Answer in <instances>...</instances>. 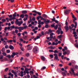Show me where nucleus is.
Instances as JSON below:
<instances>
[{
  "label": "nucleus",
  "mask_w": 78,
  "mask_h": 78,
  "mask_svg": "<svg viewBox=\"0 0 78 78\" xmlns=\"http://www.w3.org/2000/svg\"><path fill=\"white\" fill-rule=\"evenodd\" d=\"M54 53H58V51H57L56 50H55L54 51Z\"/></svg>",
  "instance_id": "obj_30"
},
{
  "label": "nucleus",
  "mask_w": 78,
  "mask_h": 78,
  "mask_svg": "<svg viewBox=\"0 0 78 78\" xmlns=\"http://www.w3.org/2000/svg\"><path fill=\"white\" fill-rule=\"evenodd\" d=\"M3 59V56L1 55L0 56V59Z\"/></svg>",
  "instance_id": "obj_28"
},
{
  "label": "nucleus",
  "mask_w": 78,
  "mask_h": 78,
  "mask_svg": "<svg viewBox=\"0 0 78 78\" xmlns=\"http://www.w3.org/2000/svg\"><path fill=\"white\" fill-rule=\"evenodd\" d=\"M27 47L28 50L30 51L31 50L32 48H33V46L31 45V44H28L27 46Z\"/></svg>",
  "instance_id": "obj_1"
},
{
  "label": "nucleus",
  "mask_w": 78,
  "mask_h": 78,
  "mask_svg": "<svg viewBox=\"0 0 78 78\" xmlns=\"http://www.w3.org/2000/svg\"><path fill=\"white\" fill-rule=\"evenodd\" d=\"M77 34V33H76V32L75 31H74L73 32V34L75 35V34Z\"/></svg>",
  "instance_id": "obj_58"
},
{
  "label": "nucleus",
  "mask_w": 78,
  "mask_h": 78,
  "mask_svg": "<svg viewBox=\"0 0 78 78\" xmlns=\"http://www.w3.org/2000/svg\"><path fill=\"white\" fill-rule=\"evenodd\" d=\"M58 37H59V39H61V38L62 37V35H60L59 36H58Z\"/></svg>",
  "instance_id": "obj_34"
},
{
  "label": "nucleus",
  "mask_w": 78,
  "mask_h": 78,
  "mask_svg": "<svg viewBox=\"0 0 78 78\" xmlns=\"http://www.w3.org/2000/svg\"><path fill=\"white\" fill-rule=\"evenodd\" d=\"M2 22H5L6 20L5 19H3L2 20Z\"/></svg>",
  "instance_id": "obj_40"
},
{
  "label": "nucleus",
  "mask_w": 78,
  "mask_h": 78,
  "mask_svg": "<svg viewBox=\"0 0 78 78\" xmlns=\"http://www.w3.org/2000/svg\"><path fill=\"white\" fill-rule=\"evenodd\" d=\"M58 30H59V31H61L62 29L60 27H59L58 28Z\"/></svg>",
  "instance_id": "obj_56"
},
{
  "label": "nucleus",
  "mask_w": 78,
  "mask_h": 78,
  "mask_svg": "<svg viewBox=\"0 0 78 78\" xmlns=\"http://www.w3.org/2000/svg\"><path fill=\"white\" fill-rule=\"evenodd\" d=\"M2 55H3L4 56H6V53L4 52H3L2 53Z\"/></svg>",
  "instance_id": "obj_36"
},
{
  "label": "nucleus",
  "mask_w": 78,
  "mask_h": 78,
  "mask_svg": "<svg viewBox=\"0 0 78 78\" xmlns=\"http://www.w3.org/2000/svg\"><path fill=\"white\" fill-rule=\"evenodd\" d=\"M27 19H28L27 17H26L25 18H24L23 20H24V21H26V20H27Z\"/></svg>",
  "instance_id": "obj_38"
},
{
  "label": "nucleus",
  "mask_w": 78,
  "mask_h": 78,
  "mask_svg": "<svg viewBox=\"0 0 78 78\" xmlns=\"http://www.w3.org/2000/svg\"><path fill=\"white\" fill-rule=\"evenodd\" d=\"M53 19H51V20L52 21V22H55V17L54 16L53 17Z\"/></svg>",
  "instance_id": "obj_25"
},
{
  "label": "nucleus",
  "mask_w": 78,
  "mask_h": 78,
  "mask_svg": "<svg viewBox=\"0 0 78 78\" xmlns=\"http://www.w3.org/2000/svg\"><path fill=\"white\" fill-rule=\"evenodd\" d=\"M61 55H62V53H58V56H59V57L61 56Z\"/></svg>",
  "instance_id": "obj_39"
},
{
  "label": "nucleus",
  "mask_w": 78,
  "mask_h": 78,
  "mask_svg": "<svg viewBox=\"0 0 78 78\" xmlns=\"http://www.w3.org/2000/svg\"><path fill=\"white\" fill-rule=\"evenodd\" d=\"M54 55L55 56V59H56L57 61H59V59L58 58V54H54Z\"/></svg>",
  "instance_id": "obj_4"
},
{
  "label": "nucleus",
  "mask_w": 78,
  "mask_h": 78,
  "mask_svg": "<svg viewBox=\"0 0 78 78\" xmlns=\"http://www.w3.org/2000/svg\"><path fill=\"white\" fill-rule=\"evenodd\" d=\"M40 18H41V20H45V18H44L40 16H38V17H37V20H39V19H40Z\"/></svg>",
  "instance_id": "obj_3"
},
{
  "label": "nucleus",
  "mask_w": 78,
  "mask_h": 78,
  "mask_svg": "<svg viewBox=\"0 0 78 78\" xmlns=\"http://www.w3.org/2000/svg\"><path fill=\"white\" fill-rule=\"evenodd\" d=\"M17 73H15L14 74V75H15V77H17Z\"/></svg>",
  "instance_id": "obj_48"
},
{
  "label": "nucleus",
  "mask_w": 78,
  "mask_h": 78,
  "mask_svg": "<svg viewBox=\"0 0 78 78\" xmlns=\"http://www.w3.org/2000/svg\"><path fill=\"white\" fill-rule=\"evenodd\" d=\"M37 14H38V15H39V16H41V13H40V12H37Z\"/></svg>",
  "instance_id": "obj_46"
},
{
  "label": "nucleus",
  "mask_w": 78,
  "mask_h": 78,
  "mask_svg": "<svg viewBox=\"0 0 78 78\" xmlns=\"http://www.w3.org/2000/svg\"><path fill=\"white\" fill-rule=\"evenodd\" d=\"M38 25H41V20H38Z\"/></svg>",
  "instance_id": "obj_26"
},
{
  "label": "nucleus",
  "mask_w": 78,
  "mask_h": 78,
  "mask_svg": "<svg viewBox=\"0 0 78 78\" xmlns=\"http://www.w3.org/2000/svg\"><path fill=\"white\" fill-rule=\"evenodd\" d=\"M24 17H25V15L24 14H21L20 16V17H21L22 19H23Z\"/></svg>",
  "instance_id": "obj_17"
},
{
  "label": "nucleus",
  "mask_w": 78,
  "mask_h": 78,
  "mask_svg": "<svg viewBox=\"0 0 78 78\" xmlns=\"http://www.w3.org/2000/svg\"><path fill=\"white\" fill-rule=\"evenodd\" d=\"M48 31L50 33H51L52 32H53V30H51V29H49L48 30Z\"/></svg>",
  "instance_id": "obj_55"
},
{
  "label": "nucleus",
  "mask_w": 78,
  "mask_h": 78,
  "mask_svg": "<svg viewBox=\"0 0 78 78\" xmlns=\"http://www.w3.org/2000/svg\"><path fill=\"white\" fill-rule=\"evenodd\" d=\"M22 14H27V10H23L22 12Z\"/></svg>",
  "instance_id": "obj_15"
},
{
  "label": "nucleus",
  "mask_w": 78,
  "mask_h": 78,
  "mask_svg": "<svg viewBox=\"0 0 78 78\" xmlns=\"http://www.w3.org/2000/svg\"><path fill=\"white\" fill-rule=\"evenodd\" d=\"M53 33H51L50 34V39H53Z\"/></svg>",
  "instance_id": "obj_12"
},
{
  "label": "nucleus",
  "mask_w": 78,
  "mask_h": 78,
  "mask_svg": "<svg viewBox=\"0 0 78 78\" xmlns=\"http://www.w3.org/2000/svg\"><path fill=\"white\" fill-rule=\"evenodd\" d=\"M7 42H8V43H9V42H12V40H8L7 41Z\"/></svg>",
  "instance_id": "obj_24"
},
{
  "label": "nucleus",
  "mask_w": 78,
  "mask_h": 78,
  "mask_svg": "<svg viewBox=\"0 0 78 78\" xmlns=\"http://www.w3.org/2000/svg\"><path fill=\"white\" fill-rule=\"evenodd\" d=\"M15 32L16 34H17V33H18V30H15Z\"/></svg>",
  "instance_id": "obj_47"
},
{
  "label": "nucleus",
  "mask_w": 78,
  "mask_h": 78,
  "mask_svg": "<svg viewBox=\"0 0 78 78\" xmlns=\"http://www.w3.org/2000/svg\"><path fill=\"white\" fill-rule=\"evenodd\" d=\"M50 57H51V58H53V55H49Z\"/></svg>",
  "instance_id": "obj_33"
},
{
  "label": "nucleus",
  "mask_w": 78,
  "mask_h": 78,
  "mask_svg": "<svg viewBox=\"0 0 78 78\" xmlns=\"http://www.w3.org/2000/svg\"><path fill=\"white\" fill-rule=\"evenodd\" d=\"M65 25H66V26H68V22L67 21H66Z\"/></svg>",
  "instance_id": "obj_43"
},
{
  "label": "nucleus",
  "mask_w": 78,
  "mask_h": 78,
  "mask_svg": "<svg viewBox=\"0 0 78 78\" xmlns=\"http://www.w3.org/2000/svg\"><path fill=\"white\" fill-rule=\"evenodd\" d=\"M49 52H54V51L53 50H49Z\"/></svg>",
  "instance_id": "obj_52"
},
{
  "label": "nucleus",
  "mask_w": 78,
  "mask_h": 78,
  "mask_svg": "<svg viewBox=\"0 0 78 78\" xmlns=\"http://www.w3.org/2000/svg\"><path fill=\"white\" fill-rule=\"evenodd\" d=\"M33 51L34 53H37V47H35L33 50Z\"/></svg>",
  "instance_id": "obj_6"
},
{
  "label": "nucleus",
  "mask_w": 78,
  "mask_h": 78,
  "mask_svg": "<svg viewBox=\"0 0 78 78\" xmlns=\"http://www.w3.org/2000/svg\"><path fill=\"white\" fill-rule=\"evenodd\" d=\"M9 48L12 50H14V46H12V45H10L9 46Z\"/></svg>",
  "instance_id": "obj_11"
},
{
  "label": "nucleus",
  "mask_w": 78,
  "mask_h": 78,
  "mask_svg": "<svg viewBox=\"0 0 78 78\" xmlns=\"http://www.w3.org/2000/svg\"><path fill=\"white\" fill-rule=\"evenodd\" d=\"M58 48L59 50H62V48L61 47H58Z\"/></svg>",
  "instance_id": "obj_51"
},
{
  "label": "nucleus",
  "mask_w": 78,
  "mask_h": 78,
  "mask_svg": "<svg viewBox=\"0 0 78 78\" xmlns=\"http://www.w3.org/2000/svg\"><path fill=\"white\" fill-rule=\"evenodd\" d=\"M58 27V25H56L55 26H54V29H55V30H57Z\"/></svg>",
  "instance_id": "obj_22"
},
{
  "label": "nucleus",
  "mask_w": 78,
  "mask_h": 78,
  "mask_svg": "<svg viewBox=\"0 0 78 78\" xmlns=\"http://www.w3.org/2000/svg\"><path fill=\"white\" fill-rule=\"evenodd\" d=\"M11 72L12 73H14V74H15V73H16V72H15L13 70H12Z\"/></svg>",
  "instance_id": "obj_31"
},
{
  "label": "nucleus",
  "mask_w": 78,
  "mask_h": 78,
  "mask_svg": "<svg viewBox=\"0 0 78 78\" xmlns=\"http://www.w3.org/2000/svg\"><path fill=\"white\" fill-rule=\"evenodd\" d=\"M42 17H44V18H46V17H47V16L45 14H43L42 15Z\"/></svg>",
  "instance_id": "obj_19"
},
{
  "label": "nucleus",
  "mask_w": 78,
  "mask_h": 78,
  "mask_svg": "<svg viewBox=\"0 0 78 78\" xmlns=\"http://www.w3.org/2000/svg\"><path fill=\"white\" fill-rule=\"evenodd\" d=\"M67 52L66 51V52H63V55H66V54H67Z\"/></svg>",
  "instance_id": "obj_49"
},
{
  "label": "nucleus",
  "mask_w": 78,
  "mask_h": 78,
  "mask_svg": "<svg viewBox=\"0 0 78 78\" xmlns=\"http://www.w3.org/2000/svg\"><path fill=\"white\" fill-rule=\"evenodd\" d=\"M16 14H17V13L16 12H15L13 14V17H17Z\"/></svg>",
  "instance_id": "obj_21"
},
{
  "label": "nucleus",
  "mask_w": 78,
  "mask_h": 78,
  "mask_svg": "<svg viewBox=\"0 0 78 78\" xmlns=\"http://www.w3.org/2000/svg\"><path fill=\"white\" fill-rule=\"evenodd\" d=\"M65 29H66V32H67L69 31V27L68 26H65L64 27Z\"/></svg>",
  "instance_id": "obj_7"
},
{
  "label": "nucleus",
  "mask_w": 78,
  "mask_h": 78,
  "mask_svg": "<svg viewBox=\"0 0 78 78\" xmlns=\"http://www.w3.org/2000/svg\"><path fill=\"white\" fill-rule=\"evenodd\" d=\"M55 23H58V21L57 20H55Z\"/></svg>",
  "instance_id": "obj_61"
},
{
  "label": "nucleus",
  "mask_w": 78,
  "mask_h": 78,
  "mask_svg": "<svg viewBox=\"0 0 78 78\" xmlns=\"http://www.w3.org/2000/svg\"><path fill=\"white\" fill-rule=\"evenodd\" d=\"M75 26H74V29H72V30H73V32L74 31H75L76 28V26H77V22L76 21L75 22V23H74Z\"/></svg>",
  "instance_id": "obj_5"
},
{
  "label": "nucleus",
  "mask_w": 78,
  "mask_h": 78,
  "mask_svg": "<svg viewBox=\"0 0 78 78\" xmlns=\"http://www.w3.org/2000/svg\"><path fill=\"white\" fill-rule=\"evenodd\" d=\"M10 28H13V29H14V28H15V26H14V25H12L10 27Z\"/></svg>",
  "instance_id": "obj_32"
},
{
  "label": "nucleus",
  "mask_w": 78,
  "mask_h": 78,
  "mask_svg": "<svg viewBox=\"0 0 78 78\" xmlns=\"http://www.w3.org/2000/svg\"><path fill=\"white\" fill-rule=\"evenodd\" d=\"M44 23H49V22H50V20H45L44 21Z\"/></svg>",
  "instance_id": "obj_14"
},
{
  "label": "nucleus",
  "mask_w": 78,
  "mask_h": 78,
  "mask_svg": "<svg viewBox=\"0 0 78 78\" xmlns=\"http://www.w3.org/2000/svg\"><path fill=\"white\" fill-rule=\"evenodd\" d=\"M20 40L21 42H23V40L22 38H20Z\"/></svg>",
  "instance_id": "obj_59"
},
{
  "label": "nucleus",
  "mask_w": 78,
  "mask_h": 78,
  "mask_svg": "<svg viewBox=\"0 0 78 78\" xmlns=\"http://www.w3.org/2000/svg\"><path fill=\"white\" fill-rule=\"evenodd\" d=\"M23 23V22L22 21H18V22H17L16 23V25H18V26L19 27H20V26H21V25Z\"/></svg>",
  "instance_id": "obj_2"
},
{
  "label": "nucleus",
  "mask_w": 78,
  "mask_h": 78,
  "mask_svg": "<svg viewBox=\"0 0 78 78\" xmlns=\"http://www.w3.org/2000/svg\"><path fill=\"white\" fill-rule=\"evenodd\" d=\"M10 0H11V3H13V2H14V0H8V2H9V1H10Z\"/></svg>",
  "instance_id": "obj_44"
},
{
  "label": "nucleus",
  "mask_w": 78,
  "mask_h": 78,
  "mask_svg": "<svg viewBox=\"0 0 78 78\" xmlns=\"http://www.w3.org/2000/svg\"><path fill=\"white\" fill-rule=\"evenodd\" d=\"M70 11V10H66L65 13L66 15H67V14H69Z\"/></svg>",
  "instance_id": "obj_8"
},
{
  "label": "nucleus",
  "mask_w": 78,
  "mask_h": 78,
  "mask_svg": "<svg viewBox=\"0 0 78 78\" xmlns=\"http://www.w3.org/2000/svg\"><path fill=\"white\" fill-rule=\"evenodd\" d=\"M71 26L72 28H73L74 27H75V26H74V25L73 24H71Z\"/></svg>",
  "instance_id": "obj_60"
},
{
  "label": "nucleus",
  "mask_w": 78,
  "mask_h": 78,
  "mask_svg": "<svg viewBox=\"0 0 78 78\" xmlns=\"http://www.w3.org/2000/svg\"><path fill=\"white\" fill-rule=\"evenodd\" d=\"M8 70H9V68H7L5 69V72H8Z\"/></svg>",
  "instance_id": "obj_27"
},
{
  "label": "nucleus",
  "mask_w": 78,
  "mask_h": 78,
  "mask_svg": "<svg viewBox=\"0 0 78 78\" xmlns=\"http://www.w3.org/2000/svg\"><path fill=\"white\" fill-rule=\"evenodd\" d=\"M23 38L24 39H26L27 38V36H25V37H23Z\"/></svg>",
  "instance_id": "obj_42"
},
{
  "label": "nucleus",
  "mask_w": 78,
  "mask_h": 78,
  "mask_svg": "<svg viewBox=\"0 0 78 78\" xmlns=\"http://www.w3.org/2000/svg\"><path fill=\"white\" fill-rule=\"evenodd\" d=\"M25 70L26 71V72L28 71V68H26L25 69Z\"/></svg>",
  "instance_id": "obj_63"
},
{
  "label": "nucleus",
  "mask_w": 78,
  "mask_h": 78,
  "mask_svg": "<svg viewBox=\"0 0 78 78\" xmlns=\"http://www.w3.org/2000/svg\"><path fill=\"white\" fill-rule=\"evenodd\" d=\"M6 52L7 53H10V50H7Z\"/></svg>",
  "instance_id": "obj_41"
},
{
  "label": "nucleus",
  "mask_w": 78,
  "mask_h": 78,
  "mask_svg": "<svg viewBox=\"0 0 78 78\" xmlns=\"http://www.w3.org/2000/svg\"><path fill=\"white\" fill-rule=\"evenodd\" d=\"M25 55L26 56H27V57H28L30 56V54H29V53H26Z\"/></svg>",
  "instance_id": "obj_29"
},
{
  "label": "nucleus",
  "mask_w": 78,
  "mask_h": 78,
  "mask_svg": "<svg viewBox=\"0 0 78 78\" xmlns=\"http://www.w3.org/2000/svg\"><path fill=\"white\" fill-rule=\"evenodd\" d=\"M7 57L9 59H10V58H11V55H7Z\"/></svg>",
  "instance_id": "obj_45"
},
{
  "label": "nucleus",
  "mask_w": 78,
  "mask_h": 78,
  "mask_svg": "<svg viewBox=\"0 0 78 78\" xmlns=\"http://www.w3.org/2000/svg\"><path fill=\"white\" fill-rule=\"evenodd\" d=\"M55 25L54 24L51 25V27H55Z\"/></svg>",
  "instance_id": "obj_62"
},
{
  "label": "nucleus",
  "mask_w": 78,
  "mask_h": 78,
  "mask_svg": "<svg viewBox=\"0 0 78 78\" xmlns=\"http://www.w3.org/2000/svg\"><path fill=\"white\" fill-rule=\"evenodd\" d=\"M69 30H72V27H71L70 26H69Z\"/></svg>",
  "instance_id": "obj_57"
},
{
  "label": "nucleus",
  "mask_w": 78,
  "mask_h": 78,
  "mask_svg": "<svg viewBox=\"0 0 78 78\" xmlns=\"http://www.w3.org/2000/svg\"><path fill=\"white\" fill-rule=\"evenodd\" d=\"M12 54L14 56H16V55H18V53H17V52L16 53V52H14L12 53Z\"/></svg>",
  "instance_id": "obj_20"
},
{
  "label": "nucleus",
  "mask_w": 78,
  "mask_h": 78,
  "mask_svg": "<svg viewBox=\"0 0 78 78\" xmlns=\"http://www.w3.org/2000/svg\"><path fill=\"white\" fill-rule=\"evenodd\" d=\"M17 35L18 36H20L21 35V33H18V34H17Z\"/></svg>",
  "instance_id": "obj_53"
},
{
  "label": "nucleus",
  "mask_w": 78,
  "mask_h": 78,
  "mask_svg": "<svg viewBox=\"0 0 78 78\" xmlns=\"http://www.w3.org/2000/svg\"><path fill=\"white\" fill-rule=\"evenodd\" d=\"M19 32H21L22 30H24L23 27H19Z\"/></svg>",
  "instance_id": "obj_9"
},
{
  "label": "nucleus",
  "mask_w": 78,
  "mask_h": 78,
  "mask_svg": "<svg viewBox=\"0 0 78 78\" xmlns=\"http://www.w3.org/2000/svg\"><path fill=\"white\" fill-rule=\"evenodd\" d=\"M46 69V67L45 66H44L41 68V70H43L44 69Z\"/></svg>",
  "instance_id": "obj_50"
},
{
  "label": "nucleus",
  "mask_w": 78,
  "mask_h": 78,
  "mask_svg": "<svg viewBox=\"0 0 78 78\" xmlns=\"http://www.w3.org/2000/svg\"><path fill=\"white\" fill-rule=\"evenodd\" d=\"M7 30H10V27L9 26L7 27H5L4 29V30H5V31H6Z\"/></svg>",
  "instance_id": "obj_13"
},
{
  "label": "nucleus",
  "mask_w": 78,
  "mask_h": 78,
  "mask_svg": "<svg viewBox=\"0 0 78 78\" xmlns=\"http://www.w3.org/2000/svg\"><path fill=\"white\" fill-rule=\"evenodd\" d=\"M55 48H56L55 47H53V46H51V49H55Z\"/></svg>",
  "instance_id": "obj_37"
},
{
  "label": "nucleus",
  "mask_w": 78,
  "mask_h": 78,
  "mask_svg": "<svg viewBox=\"0 0 78 78\" xmlns=\"http://www.w3.org/2000/svg\"><path fill=\"white\" fill-rule=\"evenodd\" d=\"M1 51H2V52H4L5 51V48H3L2 50Z\"/></svg>",
  "instance_id": "obj_23"
},
{
  "label": "nucleus",
  "mask_w": 78,
  "mask_h": 78,
  "mask_svg": "<svg viewBox=\"0 0 78 78\" xmlns=\"http://www.w3.org/2000/svg\"><path fill=\"white\" fill-rule=\"evenodd\" d=\"M62 74L63 75V76H66V74L64 72H62Z\"/></svg>",
  "instance_id": "obj_16"
},
{
  "label": "nucleus",
  "mask_w": 78,
  "mask_h": 78,
  "mask_svg": "<svg viewBox=\"0 0 78 78\" xmlns=\"http://www.w3.org/2000/svg\"><path fill=\"white\" fill-rule=\"evenodd\" d=\"M75 67L76 69H78V66H75Z\"/></svg>",
  "instance_id": "obj_64"
},
{
  "label": "nucleus",
  "mask_w": 78,
  "mask_h": 78,
  "mask_svg": "<svg viewBox=\"0 0 78 78\" xmlns=\"http://www.w3.org/2000/svg\"><path fill=\"white\" fill-rule=\"evenodd\" d=\"M27 28V26H25L23 27V29H26Z\"/></svg>",
  "instance_id": "obj_54"
},
{
  "label": "nucleus",
  "mask_w": 78,
  "mask_h": 78,
  "mask_svg": "<svg viewBox=\"0 0 78 78\" xmlns=\"http://www.w3.org/2000/svg\"><path fill=\"white\" fill-rule=\"evenodd\" d=\"M32 12H34V13H35L36 14H37V12L36 10H34L32 11Z\"/></svg>",
  "instance_id": "obj_35"
},
{
  "label": "nucleus",
  "mask_w": 78,
  "mask_h": 78,
  "mask_svg": "<svg viewBox=\"0 0 78 78\" xmlns=\"http://www.w3.org/2000/svg\"><path fill=\"white\" fill-rule=\"evenodd\" d=\"M47 24H48L47 23H45L46 25L45 26V27L46 28H48V25Z\"/></svg>",
  "instance_id": "obj_18"
},
{
  "label": "nucleus",
  "mask_w": 78,
  "mask_h": 78,
  "mask_svg": "<svg viewBox=\"0 0 78 78\" xmlns=\"http://www.w3.org/2000/svg\"><path fill=\"white\" fill-rule=\"evenodd\" d=\"M41 58L42 61H45V57H44V56H41Z\"/></svg>",
  "instance_id": "obj_10"
}]
</instances>
